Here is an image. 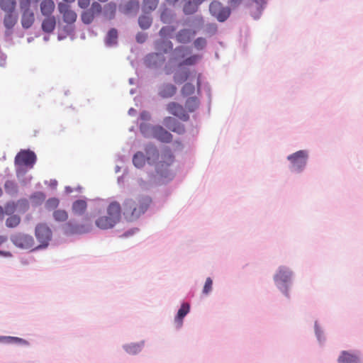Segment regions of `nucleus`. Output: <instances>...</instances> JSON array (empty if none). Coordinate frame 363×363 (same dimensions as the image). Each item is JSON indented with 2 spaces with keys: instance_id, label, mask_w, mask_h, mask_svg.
I'll list each match as a JSON object with an SVG mask.
<instances>
[{
  "instance_id": "2eb2a0df",
  "label": "nucleus",
  "mask_w": 363,
  "mask_h": 363,
  "mask_svg": "<svg viewBox=\"0 0 363 363\" xmlns=\"http://www.w3.org/2000/svg\"><path fill=\"white\" fill-rule=\"evenodd\" d=\"M164 124L169 130L178 134H183L185 132L184 125L172 117H166L164 120Z\"/></svg>"
},
{
  "instance_id": "a18cd8bd",
  "label": "nucleus",
  "mask_w": 363,
  "mask_h": 363,
  "mask_svg": "<svg viewBox=\"0 0 363 363\" xmlns=\"http://www.w3.org/2000/svg\"><path fill=\"white\" fill-rule=\"evenodd\" d=\"M60 203L59 199L56 198L49 199L46 202V207L48 209H54L56 208Z\"/></svg>"
},
{
  "instance_id": "c03bdc74",
  "label": "nucleus",
  "mask_w": 363,
  "mask_h": 363,
  "mask_svg": "<svg viewBox=\"0 0 363 363\" xmlns=\"http://www.w3.org/2000/svg\"><path fill=\"white\" fill-rule=\"evenodd\" d=\"M173 16L171 14L170 11L167 9L164 10L160 16L161 21L164 23H168L172 19Z\"/></svg>"
},
{
  "instance_id": "412c9836",
  "label": "nucleus",
  "mask_w": 363,
  "mask_h": 363,
  "mask_svg": "<svg viewBox=\"0 0 363 363\" xmlns=\"http://www.w3.org/2000/svg\"><path fill=\"white\" fill-rule=\"evenodd\" d=\"M337 361L339 363H360L358 356L346 351L341 352Z\"/></svg>"
},
{
  "instance_id": "37998d69",
  "label": "nucleus",
  "mask_w": 363,
  "mask_h": 363,
  "mask_svg": "<svg viewBox=\"0 0 363 363\" xmlns=\"http://www.w3.org/2000/svg\"><path fill=\"white\" fill-rule=\"evenodd\" d=\"M5 190L9 194H14L17 192L16 184L11 181H7L4 185Z\"/></svg>"
},
{
  "instance_id": "393cba45",
  "label": "nucleus",
  "mask_w": 363,
  "mask_h": 363,
  "mask_svg": "<svg viewBox=\"0 0 363 363\" xmlns=\"http://www.w3.org/2000/svg\"><path fill=\"white\" fill-rule=\"evenodd\" d=\"M0 342L5 344H18L26 346L29 345L28 342L24 339L11 336H0Z\"/></svg>"
},
{
  "instance_id": "0eeeda50",
  "label": "nucleus",
  "mask_w": 363,
  "mask_h": 363,
  "mask_svg": "<svg viewBox=\"0 0 363 363\" xmlns=\"http://www.w3.org/2000/svg\"><path fill=\"white\" fill-rule=\"evenodd\" d=\"M211 14L214 16L219 22L225 21L231 13L230 8L223 6L219 1H212L209 5Z\"/></svg>"
},
{
  "instance_id": "c756f323",
  "label": "nucleus",
  "mask_w": 363,
  "mask_h": 363,
  "mask_svg": "<svg viewBox=\"0 0 363 363\" xmlns=\"http://www.w3.org/2000/svg\"><path fill=\"white\" fill-rule=\"evenodd\" d=\"M118 31L115 28H111L107 33L106 43L108 45H113L117 43Z\"/></svg>"
},
{
  "instance_id": "cd10ccee",
  "label": "nucleus",
  "mask_w": 363,
  "mask_h": 363,
  "mask_svg": "<svg viewBox=\"0 0 363 363\" xmlns=\"http://www.w3.org/2000/svg\"><path fill=\"white\" fill-rule=\"evenodd\" d=\"M145 161H147L146 157L142 152H136L133 157V162L138 168L143 167L145 164Z\"/></svg>"
},
{
  "instance_id": "f8f14e48",
  "label": "nucleus",
  "mask_w": 363,
  "mask_h": 363,
  "mask_svg": "<svg viewBox=\"0 0 363 363\" xmlns=\"http://www.w3.org/2000/svg\"><path fill=\"white\" fill-rule=\"evenodd\" d=\"M58 10L62 14L65 23L73 24L76 21L77 15L74 11L71 9V6L69 4L62 2L59 3Z\"/></svg>"
},
{
  "instance_id": "8fccbe9b",
  "label": "nucleus",
  "mask_w": 363,
  "mask_h": 363,
  "mask_svg": "<svg viewBox=\"0 0 363 363\" xmlns=\"http://www.w3.org/2000/svg\"><path fill=\"white\" fill-rule=\"evenodd\" d=\"M89 10L93 12V14L95 16V14H99L101 13L102 7L99 3L93 2L90 9Z\"/></svg>"
},
{
  "instance_id": "3c124183",
  "label": "nucleus",
  "mask_w": 363,
  "mask_h": 363,
  "mask_svg": "<svg viewBox=\"0 0 363 363\" xmlns=\"http://www.w3.org/2000/svg\"><path fill=\"white\" fill-rule=\"evenodd\" d=\"M16 211V205L14 203H7L5 206L4 213L7 215H11Z\"/></svg>"
},
{
  "instance_id": "7ed1b4c3",
  "label": "nucleus",
  "mask_w": 363,
  "mask_h": 363,
  "mask_svg": "<svg viewBox=\"0 0 363 363\" xmlns=\"http://www.w3.org/2000/svg\"><path fill=\"white\" fill-rule=\"evenodd\" d=\"M95 225L101 230H108L115 227L121 218V206L113 201L109 203L105 211H99Z\"/></svg>"
},
{
  "instance_id": "4468645a",
  "label": "nucleus",
  "mask_w": 363,
  "mask_h": 363,
  "mask_svg": "<svg viewBox=\"0 0 363 363\" xmlns=\"http://www.w3.org/2000/svg\"><path fill=\"white\" fill-rule=\"evenodd\" d=\"M23 11L21 16V25L23 28H30L35 21V15L30 6L20 7Z\"/></svg>"
},
{
  "instance_id": "a19ab883",
  "label": "nucleus",
  "mask_w": 363,
  "mask_h": 363,
  "mask_svg": "<svg viewBox=\"0 0 363 363\" xmlns=\"http://www.w3.org/2000/svg\"><path fill=\"white\" fill-rule=\"evenodd\" d=\"M45 199V195L43 192H35L30 196V199L36 204H40Z\"/></svg>"
},
{
  "instance_id": "052dcab7",
  "label": "nucleus",
  "mask_w": 363,
  "mask_h": 363,
  "mask_svg": "<svg viewBox=\"0 0 363 363\" xmlns=\"http://www.w3.org/2000/svg\"><path fill=\"white\" fill-rule=\"evenodd\" d=\"M167 2H169V4H174L175 3H177L179 0H166Z\"/></svg>"
},
{
  "instance_id": "864d4df0",
  "label": "nucleus",
  "mask_w": 363,
  "mask_h": 363,
  "mask_svg": "<svg viewBox=\"0 0 363 363\" xmlns=\"http://www.w3.org/2000/svg\"><path fill=\"white\" fill-rule=\"evenodd\" d=\"M244 0H229L228 4L233 9L238 7Z\"/></svg>"
},
{
  "instance_id": "e2e57ef3",
  "label": "nucleus",
  "mask_w": 363,
  "mask_h": 363,
  "mask_svg": "<svg viewBox=\"0 0 363 363\" xmlns=\"http://www.w3.org/2000/svg\"><path fill=\"white\" fill-rule=\"evenodd\" d=\"M99 1H101V2H106V1H107L108 0H99Z\"/></svg>"
},
{
  "instance_id": "a878e982",
  "label": "nucleus",
  "mask_w": 363,
  "mask_h": 363,
  "mask_svg": "<svg viewBox=\"0 0 363 363\" xmlns=\"http://www.w3.org/2000/svg\"><path fill=\"white\" fill-rule=\"evenodd\" d=\"M190 306L187 303H184L181 308L179 309L177 316L175 317V322L180 327L182 325L183 318L189 312Z\"/></svg>"
},
{
  "instance_id": "f3484780",
  "label": "nucleus",
  "mask_w": 363,
  "mask_h": 363,
  "mask_svg": "<svg viewBox=\"0 0 363 363\" xmlns=\"http://www.w3.org/2000/svg\"><path fill=\"white\" fill-rule=\"evenodd\" d=\"M177 87L169 83L164 84L160 86L158 91V94L163 99H168L174 96L177 93Z\"/></svg>"
},
{
  "instance_id": "ea45409f",
  "label": "nucleus",
  "mask_w": 363,
  "mask_h": 363,
  "mask_svg": "<svg viewBox=\"0 0 363 363\" xmlns=\"http://www.w3.org/2000/svg\"><path fill=\"white\" fill-rule=\"evenodd\" d=\"M201 57L198 55H191V57L185 59L183 62L179 64V67H181L184 65H195L199 60Z\"/></svg>"
},
{
  "instance_id": "e433bc0d",
  "label": "nucleus",
  "mask_w": 363,
  "mask_h": 363,
  "mask_svg": "<svg viewBox=\"0 0 363 363\" xmlns=\"http://www.w3.org/2000/svg\"><path fill=\"white\" fill-rule=\"evenodd\" d=\"M125 351L131 354H135L140 352L142 345L138 343H132L130 345H127L125 347Z\"/></svg>"
},
{
  "instance_id": "39448f33",
  "label": "nucleus",
  "mask_w": 363,
  "mask_h": 363,
  "mask_svg": "<svg viewBox=\"0 0 363 363\" xmlns=\"http://www.w3.org/2000/svg\"><path fill=\"white\" fill-rule=\"evenodd\" d=\"M172 43L171 41L167 40H161L156 42V49L159 52L152 53L146 57V63L148 66L156 64L157 60L161 62L164 61V57L162 56V53H167L172 50Z\"/></svg>"
},
{
  "instance_id": "5fc2aeb1",
  "label": "nucleus",
  "mask_w": 363,
  "mask_h": 363,
  "mask_svg": "<svg viewBox=\"0 0 363 363\" xmlns=\"http://www.w3.org/2000/svg\"><path fill=\"white\" fill-rule=\"evenodd\" d=\"M90 4V0H78V5L82 9H86Z\"/></svg>"
},
{
  "instance_id": "09e8293b",
  "label": "nucleus",
  "mask_w": 363,
  "mask_h": 363,
  "mask_svg": "<svg viewBox=\"0 0 363 363\" xmlns=\"http://www.w3.org/2000/svg\"><path fill=\"white\" fill-rule=\"evenodd\" d=\"M212 286H213V281L212 279L208 277L206 279L203 289V293L204 294H208L209 292L212 290Z\"/></svg>"
},
{
  "instance_id": "bb28decb",
  "label": "nucleus",
  "mask_w": 363,
  "mask_h": 363,
  "mask_svg": "<svg viewBox=\"0 0 363 363\" xmlns=\"http://www.w3.org/2000/svg\"><path fill=\"white\" fill-rule=\"evenodd\" d=\"M16 6V0H0V8L6 13H13Z\"/></svg>"
},
{
  "instance_id": "f704fd0d",
  "label": "nucleus",
  "mask_w": 363,
  "mask_h": 363,
  "mask_svg": "<svg viewBox=\"0 0 363 363\" xmlns=\"http://www.w3.org/2000/svg\"><path fill=\"white\" fill-rule=\"evenodd\" d=\"M175 31V28L172 26H167L162 27L160 30V35L162 38H168L172 36L173 33Z\"/></svg>"
},
{
  "instance_id": "5701e85b",
  "label": "nucleus",
  "mask_w": 363,
  "mask_h": 363,
  "mask_svg": "<svg viewBox=\"0 0 363 363\" xmlns=\"http://www.w3.org/2000/svg\"><path fill=\"white\" fill-rule=\"evenodd\" d=\"M291 277V272L284 267H279L277 273L274 276L276 281L286 283L289 281Z\"/></svg>"
},
{
  "instance_id": "7c9ffc66",
  "label": "nucleus",
  "mask_w": 363,
  "mask_h": 363,
  "mask_svg": "<svg viewBox=\"0 0 363 363\" xmlns=\"http://www.w3.org/2000/svg\"><path fill=\"white\" fill-rule=\"evenodd\" d=\"M17 19L13 13H6L4 18V24L8 29L12 28L16 23Z\"/></svg>"
},
{
  "instance_id": "de8ad7c7",
  "label": "nucleus",
  "mask_w": 363,
  "mask_h": 363,
  "mask_svg": "<svg viewBox=\"0 0 363 363\" xmlns=\"http://www.w3.org/2000/svg\"><path fill=\"white\" fill-rule=\"evenodd\" d=\"M256 4V9L257 11V16L261 13L264 6L267 3V0H252ZM255 18L257 16H255Z\"/></svg>"
},
{
  "instance_id": "6e6d98bb",
  "label": "nucleus",
  "mask_w": 363,
  "mask_h": 363,
  "mask_svg": "<svg viewBox=\"0 0 363 363\" xmlns=\"http://www.w3.org/2000/svg\"><path fill=\"white\" fill-rule=\"evenodd\" d=\"M147 39V35L145 33H138L136 35V40L139 43H144Z\"/></svg>"
},
{
  "instance_id": "423d86ee",
  "label": "nucleus",
  "mask_w": 363,
  "mask_h": 363,
  "mask_svg": "<svg viewBox=\"0 0 363 363\" xmlns=\"http://www.w3.org/2000/svg\"><path fill=\"white\" fill-rule=\"evenodd\" d=\"M11 240L17 247L25 250H36L33 238L22 233H18L11 237Z\"/></svg>"
},
{
  "instance_id": "680f3d73",
  "label": "nucleus",
  "mask_w": 363,
  "mask_h": 363,
  "mask_svg": "<svg viewBox=\"0 0 363 363\" xmlns=\"http://www.w3.org/2000/svg\"><path fill=\"white\" fill-rule=\"evenodd\" d=\"M63 1L65 2H67V3H72V2H74L75 0H63Z\"/></svg>"
},
{
  "instance_id": "bf43d9fd",
  "label": "nucleus",
  "mask_w": 363,
  "mask_h": 363,
  "mask_svg": "<svg viewBox=\"0 0 363 363\" xmlns=\"http://www.w3.org/2000/svg\"><path fill=\"white\" fill-rule=\"evenodd\" d=\"M145 128H146V126H145V125H144V126H143V125H141V126H140V130H141V132H142L144 135H145Z\"/></svg>"
},
{
  "instance_id": "c9c22d12",
  "label": "nucleus",
  "mask_w": 363,
  "mask_h": 363,
  "mask_svg": "<svg viewBox=\"0 0 363 363\" xmlns=\"http://www.w3.org/2000/svg\"><path fill=\"white\" fill-rule=\"evenodd\" d=\"M159 3V0H144L143 9L145 11H152L155 10Z\"/></svg>"
},
{
  "instance_id": "dca6fc26",
  "label": "nucleus",
  "mask_w": 363,
  "mask_h": 363,
  "mask_svg": "<svg viewBox=\"0 0 363 363\" xmlns=\"http://www.w3.org/2000/svg\"><path fill=\"white\" fill-rule=\"evenodd\" d=\"M92 220L90 217L86 216L82 223L76 225L70 229L72 233H85L89 232L92 229Z\"/></svg>"
},
{
  "instance_id": "20e7f679",
  "label": "nucleus",
  "mask_w": 363,
  "mask_h": 363,
  "mask_svg": "<svg viewBox=\"0 0 363 363\" xmlns=\"http://www.w3.org/2000/svg\"><path fill=\"white\" fill-rule=\"evenodd\" d=\"M174 80L177 84L189 81L185 83L181 89V94L183 96H191L195 92L196 86L192 82L196 83L198 91L201 87V74L196 70L184 69L177 72L174 76Z\"/></svg>"
},
{
  "instance_id": "9b49d317",
  "label": "nucleus",
  "mask_w": 363,
  "mask_h": 363,
  "mask_svg": "<svg viewBox=\"0 0 363 363\" xmlns=\"http://www.w3.org/2000/svg\"><path fill=\"white\" fill-rule=\"evenodd\" d=\"M167 110L170 114L184 121H187L189 119V115L184 107L177 102H169L167 105Z\"/></svg>"
},
{
  "instance_id": "aec40b11",
  "label": "nucleus",
  "mask_w": 363,
  "mask_h": 363,
  "mask_svg": "<svg viewBox=\"0 0 363 363\" xmlns=\"http://www.w3.org/2000/svg\"><path fill=\"white\" fill-rule=\"evenodd\" d=\"M55 4L52 0H43L40 3V11L45 16H52Z\"/></svg>"
},
{
  "instance_id": "0e129e2a",
  "label": "nucleus",
  "mask_w": 363,
  "mask_h": 363,
  "mask_svg": "<svg viewBox=\"0 0 363 363\" xmlns=\"http://www.w3.org/2000/svg\"><path fill=\"white\" fill-rule=\"evenodd\" d=\"M1 194H2V190H1V189L0 188V196H1Z\"/></svg>"
},
{
  "instance_id": "f257e3e1",
  "label": "nucleus",
  "mask_w": 363,
  "mask_h": 363,
  "mask_svg": "<svg viewBox=\"0 0 363 363\" xmlns=\"http://www.w3.org/2000/svg\"><path fill=\"white\" fill-rule=\"evenodd\" d=\"M145 152L148 164L155 165L157 173L160 174L162 176H166L165 172L174 161V157L171 150L169 148H165L162 153L160 154L156 146L152 144H149L145 146Z\"/></svg>"
},
{
  "instance_id": "a211bd4d",
  "label": "nucleus",
  "mask_w": 363,
  "mask_h": 363,
  "mask_svg": "<svg viewBox=\"0 0 363 363\" xmlns=\"http://www.w3.org/2000/svg\"><path fill=\"white\" fill-rule=\"evenodd\" d=\"M87 202L84 199H77L72 203V212L74 216H84L87 210Z\"/></svg>"
},
{
  "instance_id": "4c0bfd02",
  "label": "nucleus",
  "mask_w": 363,
  "mask_h": 363,
  "mask_svg": "<svg viewBox=\"0 0 363 363\" xmlns=\"http://www.w3.org/2000/svg\"><path fill=\"white\" fill-rule=\"evenodd\" d=\"M138 23L142 29H147L152 24V18L148 16H142L138 19Z\"/></svg>"
},
{
  "instance_id": "b1692460",
  "label": "nucleus",
  "mask_w": 363,
  "mask_h": 363,
  "mask_svg": "<svg viewBox=\"0 0 363 363\" xmlns=\"http://www.w3.org/2000/svg\"><path fill=\"white\" fill-rule=\"evenodd\" d=\"M200 105L199 99L196 96L189 97L184 104V108L187 113H193L196 111Z\"/></svg>"
},
{
  "instance_id": "49530a36",
  "label": "nucleus",
  "mask_w": 363,
  "mask_h": 363,
  "mask_svg": "<svg viewBox=\"0 0 363 363\" xmlns=\"http://www.w3.org/2000/svg\"><path fill=\"white\" fill-rule=\"evenodd\" d=\"M194 47L198 50H202L206 45V40L203 38H198L194 42Z\"/></svg>"
},
{
  "instance_id": "2f4dec72",
  "label": "nucleus",
  "mask_w": 363,
  "mask_h": 363,
  "mask_svg": "<svg viewBox=\"0 0 363 363\" xmlns=\"http://www.w3.org/2000/svg\"><path fill=\"white\" fill-rule=\"evenodd\" d=\"M52 216L55 220L57 222H65L68 218L67 212L62 209L55 211Z\"/></svg>"
},
{
  "instance_id": "f03ea898",
  "label": "nucleus",
  "mask_w": 363,
  "mask_h": 363,
  "mask_svg": "<svg viewBox=\"0 0 363 363\" xmlns=\"http://www.w3.org/2000/svg\"><path fill=\"white\" fill-rule=\"evenodd\" d=\"M152 203L150 196H143L135 199H127L123 203V215L128 222L137 220L143 215Z\"/></svg>"
},
{
  "instance_id": "1a4fd4ad",
  "label": "nucleus",
  "mask_w": 363,
  "mask_h": 363,
  "mask_svg": "<svg viewBox=\"0 0 363 363\" xmlns=\"http://www.w3.org/2000/svg\"><path fill=\"white\" fill-rule=\"evenodd\" d=\"M308 153L305 150H299L288 156L291 163V169L295 172L301 171L306 164Z\"/></svg>"
},
{
  "instance_id": "603ef678",
  "label": "nucleus",
  "mask_w": 363,
  "mask_h": 363,
  "mask_svg": "<svg viewBox=\"0 0 363 363\" xmlns=\"http://www.w3.org/2000/svg\"><path fill=\"white\" fill-rule=\"evenodd\" d=\"M40 0H20V1H19L20 7L30 6L31 2L37 3Z\"/></svg>"
},
{
  "instance_id": "13d9d810",
  "label": "nucleus",
  "mask_w": 363,
  "mask_h": 363,
  "mask_svg": "<svg viewBox=\"0 0 363 363\" xmlns=\"http://www.w3.org/2000/svg\"><path fill=\"white\" fill-rule=\"evenodd\" d=\"M7 240V238L4 235H0V245L3 244Z\"/></svg>"
},
{
  "instance_id": "4d7b16f0",
  "label": "nucleus",
  "mask_w": 363,
  "mask_h": 363,
  "mask_svg": "<svg viewBox=\"0 0 363 363\" xmlns=\"http://www.w3.org/2000/svg\"><path fill=\"white\" fill-rule=\"evenodd\" d=\"M4 213H5L4 208L1 206H0V220H3Z\"/></svg>"
},
{
  "instance_id": "4be33fe9",
  "label": "nucleus",
  "mask_w": 363,
  "mask_h": 363,
  "mask_svg": "<svg viewBox=\"0 0 363 363\" xmlns=\"http://www.w3.org/2000/svg\"><path fill=\"white\" fill-rule=\"evenodd\" d=\"M56 26V19L54 16H46L42 22V30L47 33H52Z\"/></svg>"
},
{
  "instance_id": "9d476101",
  "label": "nucleus",
  "mask_w": 363,
  "mask_h": 363,
  "mask_svg": "<svg viewBox=\"0 0 363 363\" xmlns=\"http://www.w3.org/2000/svg\"><path fill=\"white\" fill-rule=\"evenodd\" d=\"M36 161V155L30 150H21L15 158V162L19 165H24L33 167Z\"/></svg>"
},
{
  "instance_id": "72a5a7b5",
  "label": "nucleus",
  "mask_w": 363,
  "mask_h": 363,
  "mask_svg": "<svg viewBox=\"0 0 363 363\" xmlns=\"http://www.w3.org/2000/svg\"><path fill=\"white\" fill-rule=\"evenodd\" d=\"M116 5L114 3H108L105 6L104 14L111 19L115 16Z\"/></svg>"
},
{
  "instance_id": "6e6552de",
  "label": "nucleus",
  "mask_w": 363,
  "mask_h": 363,
  "mask_svg": "<svg viewBox=\"0 0 363 363\" xmlns=\"http://www.w3.org/2000/svg\"><path fill=\"white\" fill-rule=\"evenodd\" d=\"M35 234L38 241L40 242V245L36 246V248L46 247L52 238V231L49 227L45 224H38L35 227Z\"/></svg>"
},
{
  "instance_id": "58836bf2",
  "label": "nucleus",
  "mask_w": 363,
  "mask_h": 363,
  "mask_svg": "<svg viewBox=\"0 0 363 363\" xmlns=\"http://www.w3.org/2000/svg\"><path fill=\"white\" fill-rule=\"evenodd\" d=\"M81 18L84 23L90 24L94 19V15L91 11L86 10L82 12Z\"/></svg>"
},
{
  "instance_id": "473e14b6",
  "label": "nucleus",
  "mask_w": 363,
  "mask_h": 363,
  "mask_svg": "<svg viewBox=\"0 0 363 363\" xmlns=\"http://www.w3.org/2000/svg\"><path fill=\"white\" fill-rule=\"evenodd\" d=\"M21 223V218L18 215H11L6 220V225L13 228L17 227Z\"/></svg>"
},
{
  "instance_id": "6ab92c4d",
  "label": "nucleus",
  "mask_w": 363,
  "mask_h": 363,
  "mask_svg": "<svg viewBox=\"0 0 363 363\" xmlns=\"http://www.w3.org/2000/svg\"><path fill=\"white\" fill-rule=\"evenodd\" d=\"M196 32L190 29H182L177 35L176 39L179 43H187L195 35Z\"/></svg>"
},
{
  "instance_id": "79ce46f5",
  "label": "nucleus",
  "mask_w": 363,
  "mask_h": 363,
  "mask_svg": "<svg viewBox=\"0 0 363 363\" xmlns=\"http://www.w3.org/2000/svg\"><path fill=\"white\" fill-rule=\"evenodd\" d=\"M138 9H139L138 1L132 0L126 4L125 8V13H128L133 10L138 11Z\"/></svg>"
},
{
  "instance_id": "ddd939ff",
  "label": "nucleus",
  "mask_w": 363,
  "mask_h": 363,
  "mask_svg": "<svg viewBox=\"0 0 363 363\" xmlns=\"http://www.w3.org/2000/svg\"><path fill=\"white\" fill-rule=\"evenodd\" d=\"M153 138L162 143H170L172 140V135L161 126L152 128Z\"/></svg>"
},
{
  "instance_id": "c85d7f7f",
  "label": "nucleus",
  "mask_w": 363,
  "mask_h": 363,
  "mask_svg": "<svg viewBox=\"0 0 363 363\" xmlns=\"http://www.w3.org/2000/svg\"><path fill=\"white\" fill-rule=\"evenodd\" d=\"M199 5V4L194 1H189L184 4L183 11L186 15L193 14L196 12Z\"/></svg>"
}]
</instances>
